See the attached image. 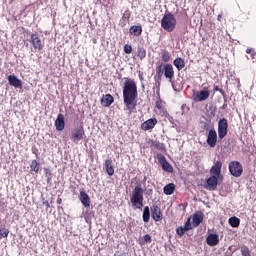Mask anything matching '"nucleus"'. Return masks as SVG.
<instances>
[{"mask_svg": "<svg viewBox=\"0 0 256 256\" xmlns=\"http://www.w3.org/2000/svg\"><path fill=\"white\" fill-rule=\"evenodd\" d=\"M30 43L36 51H43L44 44L43 41H41L39 34H31Z\"/></svg>", "mask_w": 256, "mask_h": 256, "instance_id": "nucleus-8", "label": "nucleus"}, {"mask_svg": "<svg viewBox=\"0 0 256 256\" xmlns=\"http://www.w3.org/2000/svg\"><path fill=\"white\" fill-rule=\"evenodd\" d=\"M113 101H115L113 96L111 94H106L101 99V105L103 107H111Z\"/></svg>", "mask_w": 256, "mask_h": 256, "instance_id": "nucleus-20", "label": "nucleus"}, {"mask_svg": "<svg viewBox=\"0 0 256 256\" xmlns=\"http://www.w3.org/2000/svg\"><path fill=\"white\" fill-rule=\"evenodd\" d=\"M130 35H133L134 37H139L141 33H143V28L138 25H134L129 30Z\"/></svg>", "mask_w": 256, "mask_h": 256, "instance_id": "nucleus-21", "label": "nucleus"}, {"mask_svg": "<svg viewBox=\"0 0 256 256\" xmlns=\"http://www.w3.org/2000/svg\"><path fill=\"white\" fill-rule=\"evenodd\" d=\"M46 175H49V169H45Z\"/></svg>", "mask_w": 256, "mask_h": 256, "instance_id": "nucleus-44", "label": "nucleus"}, {"mask_svg": "<svg viewBox=\"0 0 256 256\" xmlns=\"http://www.w3.org/2000/svg\"><path fill=\"white\" fill-rule=\"evenodd\" d=\"M124 52L127 54V55H131V53L133 52V47L129 44H126L124 46Z\"/></svg>", "mask_w": 256, "mask_h": 256, "instance_id": "nucleus-34", "label": "nucleus"}, {"mask_svg": "<svg viewBox=\"0 0 256 256\" xmlns=\"http://www.w3.org/2000/svg\"><path fill=\"white\" fill-rule=\"evenodd\" d=\"M9 236V229L0 228V240Z\"/></svg>", "mask_w": 256, "mask_h": 256, "instance_id": "nucleus-31", "label": "nucleus"}, {"mask_svg": "<svg viewBox=\"0 0 256 256\" xmlns=\"http://www.w3.org/2000/svg\"><path fill=\"white\" fill-rule=\"evenodd\" d=\"M142 218L144 223H149V219H151V211L149 210V206L144 207Z\"/></svg>", "mask_w": 256, "mask_h": 256, "instance_id": "nucleus-24", "label": "nucleus"}, {"mask_svg": "<svg viewBox=\"0 0 256 256\" xmlns=\"http://www.w3.org/2000/svg\"><path fill=\"white\" fill-rule=\"evenodd\" d=\"M106 172L110 177H112V175H115V169L113 168V166L106 168Z\"/></svg>", "mask_w": 256, "mask_h": 256, "instance_id": "nucleus-35", "label": "nucleus"}, {"mask_svg": "<svg viewBox=\"0 0 256 256\" xmlns=\"http://www.w3.org/2000/svg\"><path fill=\"white\" fill-rule=\"evenodd\" d=\"M183 228L185 229V231H191V229H193V224H191V217H188Z\"/></svg>", "mask_w": 256, "mask_h": 256, "instance_id": "nucleus-29", "label": "nucleus"}, {"mask_svg": "<svg viewBox=\"0 0 256 256\" xmlns=\"http://www.w3.org/2000/svg\"><path fill=\"white\" fill-rule=\"evenodd\" d=\"M187 230H185V228L183 226H180L176 229V233L177 235H179V237H183L185 235V232Z\"/></svg>", "mask_w": 256, "mask_h": 256, "instance_id": "nucleus-32", "label": "nucleus"}, {"mask_svg": "<svg viewBox=\"0 0 256 256\" xmlns=\"http://www.w3.org/2000/svg\"><path fill=\"white\" fill-rule=\"evenodd\" d=\"M204 217L205 215L201 211H197L196 213H194L192 217V226L195 228L198 225H201V223H203Z\"/></svg>", "mask_w": 256, "mask_h": 256, "instance_id": "nucleus-13", "label": "nucleus"}, {"mask_svg": "<svg viewBox=\"0 0 256 256\" xmlns=\"http://www.w3.org/2000/svg\"><path fill=\"white\" fill-rule=\"evenodd\" d=\"M229 225H231L232 227H239V225H241V220L235 216L229 218L228 220Z\"/></svg>", "mask_w": 256, "mask_h": 256, "instance_id": "nucleus-26", "label": "nucleus"}, {"mask_svg": "<svg viewBox=\"0 0 256 256\" xmlns=\"http://www.w3.org/2000/svg\"><path fill=\"white\" fill-rule=\"evenodd\" d=\"M144 193L145 190H143V186H141V183L136 184L130 197V202L132 203L133 209H143Z\"/></svg>", "mask_w": 256, "mask_h": 256, "instance_id": "nucleus-2", "label": "nucleus"}, {"mask_svg": "<svg viewBox=\"0 0 256 256\" xmlns=\"http://www.w3.org/2000/svg\"><path fill=\"white\" fill-rule=\"evenodd\" d=\"M144 243H151V235L146 234L144 236Z\"/></svg>", "mask_w": 256, "mask_h": 256, "instance_id": "nucleus-40", "label": "nucleus"}, {"mask_svg": "<svg viewBox=\"0 0 256 256\" xmlns=\"http://www.w3.org/2000/svg\"><path fill=\"white\" fill-rule=\"evenodd\" d=\"M222 167H223V163H221V161L215 162L213 167L210 169V173L212 174V176L221 178V169H222Z\"/></svg>", "mask_w": 256, "mask_h": 256, "instance_id": "nucleus-12", "label": "nucleus"}, {"mask_svg": "<svg viewBox=\"0 0 256 256\" xmlns=\"http://www.w3.org/2000/svg\"><path fill=\"white\" fill-rule=\"evenodd\" d=\"M241 255L242 256H251V252L249 251V248L246 246H243L241 248Z\"/></svg>", "mask_w": 256, "mask_h": 256, "instance_id": "nucleus-33", "label": "nucleus"}, {"mask_svg": "<svg viewBox=\"0 0 256 256\" xmlns=\"http://www.w3.org/2000/svg\"><path fill=\"white\" fill-rule=\"evenodd\" d=\"M206 142L209 147L217 145V131H215V128L209 130Z\"/></svg>", "mask_w": 256, "mask_h": 256, "instance_id": "nucleus-11", "label": "nucleus"}, {"mask_svg": "<svg viewBox=\"0 0 256 256\" xmlns=\"http://www.w3.org/2000/svg\"><path fill=\"white\" fill-rule=\"evenodd\" d=\"M31 171H34V173H39V170L41 169V164L37 160H32L30 164Z\"/></svg>", "mask_w": 256, "mask_h": 256, "instance_id": "nucleus-25", "label": "nucleus"}, {"mask_svg": "<svg viewBox=\"0 0 256 256\" xmlns=\"http://www.w3.org/2000/svg\"><path fill=\"white\" fill-rule=\"evenodd\" d=\"M162 169H164L167 173H173V166H171V164H169V162H163V164H161Z\"/></svg>", "mask_w": 256, "mask_h": 256, "instance_id": "nucleus-28", "label": "nucleus"}, {"mask_svg": "<svg viewBox=\"0 0 256 256\" xmlns=\"http://www.w3.org/2000/svg\"><path fill=\"white\" fill-rule=\"evenodd\" d=\"M46 206L49 207V202H46Z\"/></svg>", "mask_w": 256, "mask_h": 256, "instance_id": "nucleus-45", "label": "nucleus"}, {"mask_svg": "<svg viewBox=\"0 0 256 256\" xmlns=\"http://www.w3.org/2000/svg\"><path fill=\"white\" fill-rule=\"evenodd\" d=\"M104 167L105 169H108V167H113V160L111 159L105 160Z\"/></svg>", "mask_w": 256, "mask_h": 256, "instance_id": "nucleus-36", "label": "nucleus"}, {"mask_svg": "<svg viewBox=\"0 0 256 256\" xmlns=\"http://www.w3.org/2000/svg\"><path fill=\"white\" fill-rule=\"evenodd\" d=\"M214 91H219V86H216V87L214 88Z\"/></svg>", "mask_w": 256, "mask_h": 256, "instance_id": "nucleus-43", "label": "nucleus"}, {"mask_svg": "<svg viewBox=\"0 0 256 256\" xmlns=\"http://www.w3.org/2000/svg\"><path fill=\"white\" fill-rule=\"evenodd\" d=\"M165 105V103L161 100V99H159V100H157L156 101V107H157V109H163V106Z\"/></svg>", "mask_w": 256, "mask_h": 256, "instance_id": "nucleus-38", "label": "nucleus"}, {"mask_svg": "<svg viewBox=\"0 0 256 256\" xmlns=\"http://www.w3.org/2000/svg\"><path fill=\"white\" fill-rule=\"evenodd\" d=\"M137 57H139L141 60L145 59V57H147V50H145L143 47H138Z\"/></svg>", "mask_w": 256, "mask_h": 256, "instance_id": "nucleus-27", "label": "nucleus"}, {"mask_svg": "<svg viewBox=\"0 0 256 256\" xmlns=\"http://www.w3.org/2000/svg\"><path fill=\"white\" fill-rule=\"evenodd\" d=\"M122 81L124 105L129 113H133V110L137 107V97H139L137 84L131 78H123Z\"/></svg>", "mask_w": 256, "mask_h": 256, "instance_id": "nucleus-1", "label": "nucleus"}, {"mask_svg": "<svg viewBox=\"0 0 256 256\" xmlns=\"http://www.w3.org/2000/svg\"><path fill=\"white\" fill-rule=\"evenodd\" d=\"M114 256H121V255H117V254H115Z\"/></svg>", "mask_w": 256, "mask_h": 256, "instance_id": "nucleus-46", "label": "nucleus"}, {"mask_svg": "<svg viewBox=\"0 0 256 256\" xmlns=\"http://www.w3.org/2000/svg\"><path fill=\"white\" fill-rule=\"evenodd\" d=\"M175 193V184L170 183L166 186H164V194L165 195H173Z\"/></svg>", "mask_w": 256, "mask_h": 256, "instance_id": "nucleus-23", "label": "nucleus"}, {"mask_svg": "<svg viewBox=\"0 0 256 256\" xmlns=\"http://www.w3.org/2000/svg\"><path fill=\"white\" fill-rule=\"evenodd\" d=\"M8 82H9V85L16 88L22 87L23 85V83L21 82V79L17 78V76L15 75H9Z\"/></svg>", "mask_w": 256, "mask_h": 256, "instance_id": "nucleus-19", "label": "nucleus"}, {"mask_svg": "<svg viewBox=\"0 0 256 256\" xmlns=\"http://www.w3.org/2000/svg\"><path fill=\"white\" fill-rule=\"evenodd\" d=\"M79 200L84 207H91V198H89V194L85 191H80Z\"/></svg>", "mask_w": 256, "mask_h": 256, "instance_id": "nucleus-17", "label": "nucleus"}, {"mask_svg": "<svg viewBox=\"0 0 256 256\" xmlns=\"http://www.w3.org/2000/svg\"><path fill=\"white\" fill-rule=\"evenodd\" d=\"M219 177L217 176H210L207 180H206V189L208 191H215V189H217V185L219 183Z\"/></svg>", "mask_w": 256, "mask_h": 256, "instance_id": "nucleus-10", "label": "nucleus"}, {"mask_svg": "<svg viewBox=\"0 0 256 256\" xmlns=\"http://www.w3.org/2000/svg\"><path fill=\"white\" fill-rule=\"evenodd\" d=\"M163 69H164V76L169 81V83H171L172 87H174L173 77H175V71L173 70V65L165 64Z\"/></svg>", "mask_w": 256, "mask_h": 256, "instance_id": "nucleus-9", "label": "nucleus"}, {"mask_svg": "<svg viewBox=\"0 0 256 256\" xmlns=\"http://www.w3.org/2000/svg\"><path fill=\"white\" fill-rule=\"evenodd\" d=\"M157 125V119L156 118H150L147 121L143 122L141 127L143 131H149V129H154V127Z\"/></svg>", "mask_w": 256, "mask_h": 256, "instance_id": "nucleus-16", "label": "nucleus"}, {"mask_svg": "<svg viewBox=\"0 0 256 256\" xmlns=\"http://www.w3.org/2000/svg\"><path fill=\"white\" fill-rule=\"evenodd\" d=\"M228 169L230 171V175L233 177H241V175H243V165L238 161H231Z\"/></svg>", "mask_w": 256, "mask_h": 256, "instance_id": "nucleus-5", "label": "nucleus"}, {"mask_svg": "<svg viewBox=\"0 0 256 256\" xmlns=\"http://www.w3.org/2000/svg\"><path fill=\"white\" fill-rule=\"evenodd\" d=\"M229 124L227 123V119L222 118L218 122V137L219 139H224L227 135V128Z\"/></svg>", "mask_w": 256, "mask_h": 256, "instance_id": "nucleus-7", "label": "nucleus"}, {"mask_svg": "<svg viewBox=\"0 0 256 256\" xmlns=\"http://www.w3.org/2000/svg\"><path fill=\"white\" fill-rule=\"evenodd\" d=\"M152 218L154 221H161L163 219V213H161V208L157 205L151 207Z\"/></svg>", "mask_w": 256, "mask_h": 256, "instance_id": "nucleus-14", "label": "nucleus"}, {"mask_svg": "<svg viewBox=\"0 0 256 256\" xmlns=\"http://www.w3.org/2000/svg\"><path fill=\"white\" fill-rule=\"evenodd\" d=\"M210 95L211 91L209 90V85L202 84V90L193 91L192 99L194 103H201L203 101H207Z\"/></svg>", "mask_w": 256, "mask_h": 256, "instance_id": "nucleus-4", "label": "nucleus"}, {"mask_svg": "<svg viewBox=\"0 0 256 256\" xmlns=\"http://www.w3.org/2000/svg\"><path fill=\"white\" fill-rule=\"evenodd\" d=\"M55 127L58 131H63V129H65V116H63V114H58L55 121Z\"/></svg>", "mask_w": 256, "mask_h": 256, "instance_id": "nucleus-18", "label": "nucleus"}, {"mask_svg": "<svg viewBox=\"0 0 256 256\" xmlns=\"http://www.w3.org/2000/svg\"><path fill=\"white\" fill-rule=\"evenodd\" d=\"M174 66L178 69V71H181L185 68V60H183L182 58H176L174 60Z\"/></svg>", "mask_w": 256, "mask_h": 256, "instance_id": "nucleus-22", "label": "nucleus"}, {"mask_svg": "<svg viewBox=\"0 0 256 256\" xmlns=\"http://www.w3.org/2000/svg\"><path fill=\"white\" fill-rule=\"evenodd\" d=\"M157 75H158L159 79H161V77H163V70H161V67H159V69L157 70Z\"/></svg>", "mask_w": 256, "mask_h": 256, "instance_id": "nucleus-41", "label": "nucleus"}, {"mask_svg": "<svg viewBox=\"0 0 256 256\" xmlns=\"http://www.w3.org/2000/svg\"><path fill=\"white\" fill-rule=\"evenodd\" d=\"M206 243L209 247H217L219 245V235L209 234L206 238Z\"/></svg>", "mask_w": 256, "mask_h": 256, "instance_id": "nucleus-15", "label": "nucleus"}, {"mask_svg": "<svg viewBox=\"0 0 256 256\" xmlns=\"http://www.w3.org/2000/svg\"><path fill=\"white\" fill-rule=\"evenodd\" d=\"M161 27L164 31L172 33V31H175V27H177V19H175L173 14H166L161 20Z\"/></svg>", "mask_w": 256, "mask_h": 256, "instance_id": "nucleus-3", "label": "nucleus"}, {"mask_svg": "<svg viewBox=\"0 0 256 256\" xmlns=\"http://www.w3.org/2000/svg\"><path fill=\"white\" fill-rule=\"evenodd\" d=\"M85 137V129H83V126H78L72 130L71 141H73V143H79V141H83Z\"/></svg>", "mask_w": 256, "mask_h": 256, "instance_id": "nucleus-6", "label": "nucleus"}, {"mask_svg": "<svg viewBox=\"0 0 256 256\" xmlns=\"http://www.w3.org/2000/svg\"><path fill=\"white\" fill-rule=\"evenodd\" d=\"M246 53H247L248 55H251V58H252V59H255V55H256L255 50H253V49H251V48H250V49L248 48V49L246 50Z\"/></svg>", "mask_w": 256, "mask_h": 256, "instance_id": "nucleus-39", "label": "nucleus"}, {"mask_svg": "<svg viewBox=\"0 0 256 256\" xmlns=\"http://www.w3.org/2000/svg\"><path fill=\"white\" fill-rule=\"evenodd\" d=\"M162 60L164 61V63H169V61H171V55L169 54V52L164 51L162 53Z\"/></svg>", "mask_w": 256, "mask_h": 256, "instance_id": "nucleus-30", "label": "nucleus"}, {"mask_svg": "<svg viewBox=\"0 0 256 256\" xmlns=\"http://www.w3.org/2000/svg\"><path fill=\"white\" fill-rule=\"evenodd\" d=\"M158 162L160 163V165H162L163 163L167 162V159H165V156L163 154H159Z\"/></svg>", "mask_w": 256, "mask_h": 256, "instance_id": "nucleus-37", "label": "nucleus"}, {"mask_svg": "<svg viewBox=\"0 0 256 256\" xmlns=\"http://www.w3.org/2000/svg\"><path fill=\"white\" fill-rule=\"evenodd\" d=\"M154 145H155V147H161V143H159V142H154Z\"/></svg>", "mask_w": 256, "mask_h": 256, "instance_id": "nucleus-42", "label": "nucleus"}]
</instances>
